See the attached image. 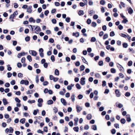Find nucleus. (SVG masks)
Instances as JSON below:
<instances>
[{"instance_id": "obj_1", "label": "nucleus", "mask_w": 135, "mask_h": 135, "mask_svg": "<svg viewBox=\"0 0 135 135\" xmlns=\"http://www.w3.org/2000/svg\"><path fill=\"white\" fill-rule=\"evenodd\" d=\"M35 32L37 33H38L39 32L41 31L40 27L38 26H36V27L35 28Z\"/></svg>"}, {"instance_id": "obj_2", "label": "nucleus", "mask_w": 135, "mask_h": 135, "mask_svg": "<svg viewBox=\"0 0 135 135\" xmlns=\"http://www.w3.org/2000/svg\"><path fill=\"white\" fill-rule=\"evenodd\" d=\"M30 53L33 56H36L37 54V52L34 50H30L29 51Z\"/></svg>"}, {"instance_id": "obj_3", "label": "nucleus", "mask_w": 135, "mask_h": 135, "mask_svg": "<svg viewBox=\"0 0 135 135\" xmlns=\"http://www.w3.org/2000/svg\"><path fill=\"white\" fill-rule=\"evenodd\" d=\"M85 78L84 77H82L81 79L80 83L81 85H83L85 84Z\"/></svg>"}, {"instance_id": "obj_4", "label": "nucleus", "mask_w": 135, "mask_h": 135, "mask_svg": "<svg viewBox=\"0 0 135 135\" xmlns=\"http://www.w3.org/2000/svg\"><path fill=\"white\" fill-rule=\"evenodd\" d=\"M115 92L116 94V96L117 97H119L120 95V92L118 89H116L115 90Z\"/></svg>"}, {"instance_id": "obj_5", "label": "nucleus", "mask_w": 135, "mask_h": 135, "mask_svg": "<svg viewBox=\"0 0 135 135\" xmlns=\"http://www.w3.org/2000/svg\"><path fill=\"white\" fill-rule=\"evenodd\" d=\"M61 102L64 105H66L67 103L64 99L61 98Z\"/></svg>"}, {"instance_id": "obj_6", "label": "nucleus", "mask_w": 135, "mask_h": 135, "mask_svg": "<svg viewBox=\"0 0 135 135\" xmlns=\"http://www.w3.org/2000/svg\"><path fill=\"white\" fill-rule=\"evenodd\" d=\"M32 6H30L28 8H27V12L29 13H31L32 12V10L31 9Z\"/></svg>"}, {"instance_id": "obj_7", "label": "nucleus", "mask_w": 135, "mask_h": 135, "mask_svg": "<svg viewBox=\"0 0 135 135\" xmlns=\"http://www.w3.org/2000/svg\"><path fill=\"white\" fill-rule=\"evenodd\" d=\"M72 35L73 36H75L76 37H78L79 36V33L78 32H77L75 33L73 32V33Z\"/></svg>"}, {"instance_id": "obj_8", "label": "nucleus", "mask_w": 135, "mask_h": 135, "mask_svg": "<svg viewBox=\"0 0 135 135\" xmlns=\"http://www.w3.org/2000/svg\"><path fill=\"white\" fill-rule=\"evenodd\" d=\"M76 108L77 110V111L78 113H79L82 110V108L79 106L77 105L76 107Z\"/></svg>"}, {"instance_id": "obj_9", "label": "nucleus", "mask_w": 135, "mask_h": 135, "mask_svg": "<svg viewBox=\"0 0 135 135\" xmlns=\"http://www.w3.org/2000/svg\"><path fill=\"white\" fill-rule=\"evenodd\" d=\"M25 55V53L24 52L21 53H19L17 57L18 58H20L21 56H24Z\"/></svg>"}, {"instance_id": "obj_10", "label": "nucleus", "mask_w": 135, "mask_h": 135, "mask_svg": "<svg viewBox=\"0 0 135 135\" xmlns=\"http://www.w3.org/2000/svg\"><path fill=\"white\" fill-rule=\"evenodd\" d=\"M74 86V84H71L70 85H68L67 87V89L68 90H71L72 89V87Z\"/></svg>"}, {"instance_id": "obj_11", "label": "nucleus", "mask_w": 135, "mask_h": 135, "mask_svg": "<svg viewBox=\"0 0 135 135\" xmlns=\"http://www.w3.org/2000/svg\"><path fill=\"white\" fill-rule=\"evenodd\" d=\"M128 13L130 14H131L133 13V11L131 7H129L128 9Z\"/></svg>"}, {"instance_id": "obj_12", "label": "nucleus", "mask_w": 135, "mask_h": 135, "mask_svg": "<svg viewBox=\"0 0 135 135\" xmlns=\"http://www.w3.org/2000/svg\"><path fill=\"white\" fill-rule=\"evenodd\" d=\"M75 95L74 94H72L71 96V98L72 100V101L73 102L75 100Z\"/></svg>"}, {"instance_id": "obj_13", "label": "nucleus", "mask_w": 135, "mask_h": 135, "mask_svg": "<svg viewBox=\"0 0 135 135\" xmlns=\"http://www.w3.org/2000/svg\"><path fill=\"white\" fill-rule=\"evenodd\" d=\"M3 104L4 105H6L8 104V102L7 100L5 98H3Z\"/></svg>"}, {"instance_id": "obj_14", "label": "nucleus", "mask_w": 135, "mask_h": 135, "mask_svg": "<svg viewBox=\"0 0 135 135\" xmlns=\"http://www.w3.org/2000/svg\"><path fill=\"white\" fill-rule=\"evenodd\" d=\"M29 21L30 22H33V23H35V20L32 17H30L29 20Z\"/></svg>"}, {"instance_id": "obj_15", "label": "nucleus", "mask_w": 135, "mask_h": 135, "mask_svg": "<svg viewBox=\"0 0 135 135\" xmlns=\"http://www.w3.org/2000/svg\"><path fill=\"white\" fill-rule=\"evenodd\" d=\"M78 14L79 16H81L84 14V11L83 10H81L79 11Z\"/></svg>"}, {"instance_id": "obj_16", "label": "nucleus", "mask_w": 135, "mask_h": 135, "mask_svg": "<svg viewBox=\"0 0 135 135\" xmlns=\"http://www.w3.org/2000/svg\"><path fill=\"white\" fill-rule=\"evenodd\" d=\"M81 59L84 63L88 64V62L86 61L85 59L83 57H81Z\"/></svg>"}, {"instance_id": "obj_17", "label": "nucleus", "mask_w": 135, "mask_h": 135, "mask_svg": "<svg viewBox=\"0 0 135 135\" xmlns=\"http://www.w3.org/2000/svg\"><path fill=\"white\" fill-rule=\"evenodd\" d=\"M47 104L48 105L52 104L53 103V101L51 100H49L47 102Z\"/></svg>"}, {"instance_id": "obj_18", "label": "nucleus", "mask_w": 135, "mask_h": 135, "mask_svg": "<svg viewBox=\"0 0 135 135\" xmlns=\"http://www.w3.org/2000/svg\"><path fill=\"white\" fill-rule=\"evenodd\" d=\"M55 74L56 75H59V71L57 69H56L55 70Z\"/></svg>"}, {"instance_id": "obj_19", "label": "nucleus", "mask_w": 135, "mask_h": 135, "mask_svg": "<svg viewBox=\"0 0 135 135\" xmlns=\"http://www.w3.org/2000/svg\"><path fill=\"white\" fill-rule=\"evenodd\" d=\"M117 67L119 68V70L120 71L122 70V69H123V68L122 66L119 64H118Z\"/></svg>"}, {"instance_id": "obj_20", "label": "nucleus", "mask_w": 135, "mask_h": 135, "mask_svg": "<svg viewBox=\"0 0 135 135\" xmlns=\"http://www.w3.org/2000/svg\"><path fill=\"white\" fill-rule=\"evenodd\" d=\"M85 68L84 66L83 65H81L80 67V71H82L84 70Z\"/></svg>"}, {"instance_id": "obj_21", "label": "nucleus", "mask_w": 135, "mask_h": 135, "mask_svg": "<svg viewBox=\"0 0 135 135\" xmlns=\"http://www.w3.org/2000/svg\"><path fill=\"white\" fill-rule=\"evenodd\" d=\"M91 26L93 27H95L97 26V24L95 22H93L91 23Z\"/></svg>"}, {"instance_id": "obj_22", "label": "nucleus", "mask_w": 135, "mask_h": 135, "mask_svg": "<svg viewBox=\"0 0 135 135\" xmlns=\"http://www.w3.org/2000/svg\"><path fill=\"white\" fill-rule=\"evenodd\" d=\"M27 58L30 62L32 61L31 57L30 55H28L27 56Z\"/></svg>"}, {"instance_id": "obj_23", "label": "nucleus", "mask_w": 135, "mask_h": 135, "mask_svg": "<svg viewBox=\"0 0 135 135\" xmlns=\"http://www.w3.org/2000/svg\"><path fill=\"white\" fill-rule=\"evenodd\" d=\"M96 41V38L94 37H92L90 40V41L91 42H95Z\"/></svg>"}, {"instance_id": "obj_24", "label": "nucleus", "mask_w": 135, "mask_h": 135, "mask_svg": "<svg viewBox=\"0 0 135 135\" xmlns=\"http://www.w3.org/2000/svg\"><path fill=\"white\" fill-rule=\"evenodd\" d=\"M74 121H75L74 125L75 126H76L77 125V122L78 121V119H75Z\"/></svg>"}, {"instance_id": "obj_25", "label": "nucleus", "mask_w": 135, "mask_h": 135, "mask_svg": "<svg viewBox=\"0 0 135 135\" xmlns=\"http://www.w3.org/2000/svg\"><path fill=\"white\" fill-rule=\"evenodd\" d=\"M108 37V34L107 33H105L103 36V38L104 40L107 38Z\"/></svg>"}, {"instance_id": "obj_26", "label": "nucleus", "mask_w": 135, "mask_h": 135, "mask_svg": "<svg viewBox=\"0 0 135 135\" xmlns=\"http://www.w3.org/2000/svg\"><path fill=\"white\" fill-rule=\"evenodd\" d=\"M74 130L76 132H78L79 131V128L78 127H74L73 128Z\"/></svg>"}, {"instance_id": "obj_27", "label": "nucleus", "mask_w": 135, "mask_h": 135, "mask_svg": "<svg viewBox=\"0 0 135 135\" xmlns=\"http://www.w3.org/2000/svg\"><path fill=\"white\" fill-rule=\"evenodd\" d=\"M111 72L112 73H114L116 72V70L113 68H111L110 69Z\"/></svg>"}, {"instance_id": "obj_28", "label": "nucleus", "mask_w": 135, "mask_h": 135, "mask_svg": "<svg viewBox=\"0 0 135 135\" xmlns=\"http://www.w3.org/2000/svg\"><path fill=\"white\" fill-rule=\"evenodd\" d=\"M91 127L92 129L94 130H97V127L95 125H93Z\"/></svg>"}, {"instance_id": "obj_29", "label": "nucleus", "mask_w": 135, "mask_h": 135, "mask_svg": "<svg viewBox=\"0 0 135 135\" xmlns=\"http://www.w3.org/2000/svg\"><path fill=\"white\" fill-rule=\"evenodd\" d=\"M76 88L78 89H80L81 88V87L80 86V85L78 83H77L76 85Z\"/></svg>"}, {"instance_id": "obj_30", "label": "nucleus", "mask_w": 135, "mask_h": 135, "mask_svg": "<svg viewBox=\"0 0 135 135\" xmlns=\"http://www.w3.org/2000/svg\"><path fill=\"white\" fill-rule=\"evenodd\" d=\"M128 21L127 19L126 18H123V20L122 21V22L124 23H126Z\"/></svg>"}, {"instance_id": "obj_31", "label": "nucleus", "mask_w": 135, "mask_h": 135, "mask_svg": "<svg viewBox=\"0 0 135 135\" xmlns=\"http://www.w3.org/2000/svg\"><path fill=\"white\" fill-rule=\"evenodd\" d=\"M110 58L108 57H107L105 58V61L107 62H109L110 61Z\"/></svg>"}, {"instance_id": "obj_32", "label": "nucleus", "mask_w": 135, "mask_h": 135, "mask_svg": "<svg viewBox=\"0 0 135 135\" xmlns=\"http://www.w3.org/2000/svg\"><path fill=\"white\" fill-rule=\"evenodd\" d=\"M128 44L127 43H124L123 44V46L124 48H127L128 46Z\"/></svg>"}, {"instance_id": "obj_33", "label": "nucleus", "mask_w": 135, "mask_h": 135, "mask_svg": "<svg viewBox=\"0 0 135 135\" xmlns=\"http://www.w3.org/2000/svg\"><path fill=\"white\" fill-rule=\"evenodd\" d=\"M51 59L52 62H54L55 61V57L54 55H52L51 56Z\"/></svg>"}, {"instance_id": "obj_34", "label": "nucleus", "mask_w": 135, "mask_h": 135, "mask_svg": "<svg viewBox=\"0 0 135 135\" xmlns=\"http://www.w3.org/2000/svg\"><path fill=\"white\" fill-rule=\"evenodd\" d=\"M91 22V21L90 19L89 18L86 21V23H87L89 25L90 24Z\"/></svg>"}, {"instance_id": "obj_35", "label": "nucleus", "mask_w": 135, "mask_h": 135, "mask_svg": "<svg viewBox=\"0 0 135 135\" xmlns=\"http://www.w3.org/2000/svg\"><path fill=\"white\" fill-rule=\"evenodd\" d=\"M30 37L29 36H27L25 38V40L26 41H28L30 40Z\"/></svg>"}, {"instance_id": "obj_36", "label": "nucleus", "mask_w": 135, "mask_h": 135, "mask_svg": "<svg viewBox=\"0 0 135 135\" xmlns=\"http://www.w3.org/2000/svg\"><path fill=\"white\" fill-rule=\"evenodd\" d=\"M131 94L129 92H126L125 94V96L127 97H128Z\"/></svg>"}, {"instance_id": "obj_37", "label": "nucleus", "mask_w": 135, "mask_h": 135, "mask_svg": "<svg viewBox=\"0 0 135 135\" xmlns=\"http://www.w3.org/2000/svg\"><path fill=\"white\" fill-rule=\"evenodd\" d=\"M105 3V2L104 0H102L100 2V4L102 5H104Z\"/></svg>"}, {"instance_id": "obj_38", "label": "nucleus", "mask_w": 135, "mask_h": 135, "mask_svg": "<svg viewBox=\"0 0 135 135\" xmlns=\"http://www.w3.org/2000/svg\"><path fill=\"white\" fill-rule=\"evenodd\" d=\"M51 21L53 24H55L56 23V20L55 18L52 19L51 20Z\"/></svg>"}, {"instance_id": "obj_39", "label": "nucleus", "mask_w": 135, "mask_h": 135, "mask_svg": "<svg viewBox=\"0 0 135 135\" xmlns=\"http://www.w3.org/2000/svg\"><path fill=\"white\" fill-rule=\"evenodd\" d=\"M132 64V62L131 61H129L128 63V65L129 66H131Z\"/></svg>"}, {"instance_id": "obj_40", "label": "nucleus", "mask_w": 135, "mask_h": 135, "mask_svg": "<svg viewBox=\"0 0 135 135\" xmlns=\"http://www.w3.org/2000/svg\"><path fill=\"white\" fill-rule=\"evenodd\" d=\"M98 65L100 66L103 65V62L102 61H100L99 62Z\"/></svg>"}, {"instance_id": "obj_41", "label": "nucleus", "mask_w": 135, "mask_h": 135, "mask_svg": "<svg viewBox=\"0 0 135 135\" xmlns=\"http://www.w3.org/2000/svg\"><path fill=\"white\" fill-rule=\"evenodd\" d=\"M17 66L18 68H21L22 66L20 62H18L17 64Z\"/></svg>"}, {"instance_id": "obj_42", "label": "nucleus", "mask_w": 135, "mask_h": 135, "mask_svg": "<svg viewBox=\"0 0 135 135\" xmlns=\"http://www.w3.org/2000/svg\"><path fill=\"white\" fill-rule=\"evenodd\" d=\"M6 38L8 40H9L11 39V37L9 35L7 36L6 37Z\"/></svg>"}, {"instance_id": "obj_43", "label": "nucleus", "mask_w": 135, "mask_h": 135, "mask_svg": "<svg viewBox=\"0 0 135 135\" xmlns=\"http://www.w3.org/2000/svg\"><path fill=\"white\" fill-rule=\"evenodd\" d=\"M25 119H21L20 120V122L23 124L25 122Z\"/></svg>"}, {"instance_id": "obj_44", "label": "nucleus", "mask_w": 135, "mask_h": 135, "mask_svg": "<svg viewBox=\"0 0 135 135\" xmlns=\"http://www.w3.org/2000/svg\"><path fill=\"white\" fill-rule=\"evenodd\" d=\"M126 120L124 119H121L120 122L124 124L126 122Z\"/></svg>"}, {"instance_id": "obj_45", "label": "nucleus", "mask_w": 135, "mask_h": 135, "mask_svg": "<svg viewBox=\"0 0 135 135\" xmlns=\"http://www.w3.org/2000/svg\"><path fill=\"white\" fill-rule=\"evenodd\" d=\"M110 36H113L115 35V33L114 31H112L110 33Z\"/></svg>"}, {"instance_id": "obj_46", "label": "nucleus", "mask_w": 135, "mask_h": 135, "mask_svg": "<svg viewBox=\"0 0 135 135\" xmlns=\"http://www.w3.org/2000/svg\"><path fill=\"white\" fill-rule=\"evenodd\" d=\"M105 55L104 52L102 51L101 52L100 55L102 57H103Z\"/></svg>"}, {"instance_id": "obj_47", "label": "nucleus", "mask_w": 135, "mask_h": 135, "mask_svg": "<svg viewBox=\"0 0 135 135\" xmlns=\"http://www.w3.org/2000/svg\"><path fill=\"white\" fill-rule=\"evenodd\" d=\"M38 103H42L43 102V100L42 98H39L38 100Z\"/></svg>"}, {"instance_id": "obj_48", "label": "nucleus", "mask_w": 135, "mask_h": 135, "mask_svg": "<svg viewBox=\"0 0 135 135\" xmlns=\"http://www.w3.org/2000/svg\"><path fill=\"white\" fill-rule=\"evenodd\" d=\"M32 90H28L27 92L26 93L27 94H32Z\"/></svg>"}, {"instance_id": "obj_49", "label": "nucleus", "mask_w": 135, "mask_h": 135, "mask_svg": "<svg viewBox=\"0 0 135 135\" xmlns=\"http://www.w3.org/2000/svg\"><path fill=\"white\" fill-rule=\"evenodd\" d=\"M120 36L125 38H126L127 37V36L126 35L123 33H121Z\"/></svg>"}, {"instance_id": "obj_50", "label": "nucleus", "mask_w": 135, "mask_h": 135, "mask_svg": "<svg viewBox=\"0 0 135 135\" xmlns=\"http://www.w3.org/2000/svg\"><path fill=\"white\" fill-rule=\"evenodd\" d=\"M35 102V100H29L28 101V103H31V104H32L33 103H34Z\"/></svg>"}, {"instance_id": "obj_51", "label": "nucleus", "mask_w": 135, "mask_h": 135, "mask_svg": "<svg viewBox=\"0 0 135 135\" xmlns=\"http://www.w3.org/2000/svg\"><path fill=\"white\" fill-rule=\"evenodd\" d=\"M15 100L16 102H18L19 103H20L21 102L20 100H19L18 98H15Z\"/></svg>"}, {"instance_id": "obj_52", "label": "nucleus", "mask_w": 135, "mask_h": 135, "mask_svg": "<svg viewBox=\"0 0 135 135\" xmlns=\"http://www.w3.org/2000/svg\"><path fill=\"white\" fill-rule=\"evenodd\" d=\"M118 28L120 30H122L123 29V26L121 25H120L118 26Z\"/></svg>"}, {"instance_id": "obj_53", "label": "nucleus", "mask_w": 135, "mask_h": 135, "mask_svg": "<svg viewBox=\"0 0 135 135\" xmlns=\"http://www.w3.org/2000/svg\"><path fill=\"white\" fill-rule=\"evenodd\" d=\"M26 59L25 57H22L21 60V62L22 63H23L25 62Z\"/></svg>"}, {"instance_id": "obj_54", "label": "nucleus", "mask_w": 135, "mask_h": 135, "mask_svg": "<svg viewBox=\"0 0 135 135\" xmlns=\"http://www.w3.org/2000/svg\"><path fill=\"white\" fill-rule=\"evenodd\" d=\"M14 7L15 8H17L18 6V5L17 3H15L13 4Z\"/></svg>"}, {"instance_id": "obj_55", "label": "nucleus", "mask_w": 135, "mask_h": 135, "mask_svg": "<svg viewBox=\"0 0 135 135\" xmlns=\"http://www.w3.org/2000/svg\"><path fill=\"white\" fill-rule=\"evenodd\" d=\"M7 77L8 78L11 77L12 75V74L10 72H8L7 73Z\"/></svg>"}, {"instance_id": "obj_56", "label": "nucleus", "mask_w": 135, "mask_h": 135, "mask_svg": "<svg viewBox=\"0 0 135 135\" xmlns=\"http://www.w3.org/2000/svg\"><path fill=\"white\" fill-rule=\"evenodd\" d=\"M49 42L51 43H53L54 42V40L53 38H50L49 40Z\"/></svg>"}, {"instance_id": "obj_57", "label": "nucleus", "mask_w": 135, "mask_h": 135, "mask_svg": "<svg viewBox=\"0 0 135 135\" xmlns=\"http://www.w3.org/2000/svg\"><path fill=\"white\" fill-rule=\"evenodd\" d=\"M106 82L105 81H102V86L104 87L106 85Z\"/></svg>"}, {"instance_id": "obj_58", "label": "nucleus", "mask_w": 135, "mask_h": 135, "mask_svg": "<svg viewBox=\"0 0 135 135\" xmlns=\"http://www.w3.org/2000/svg\"><path fill=\"white\" fill-rule=\"evenodd\" d=\"M98 18V16L97 15H94L93 16V18L94 19L96 20Z\"/></svg>"}, {"instance_id": "obj_59", "label": "nucleus", "mask_w": 135, "mask_h": 135, "mask_svg": "<svg viewBox=\"0 0 135 135\" xmlns=\"http://www.w3.org/2000/svg\"><path fill=\"white\" fill-rule=\"evenodd\" d=\"M11 84L12 85H14L15 84V81L14 80H12L10 82Z\"/></svg>"}, {"instance_id": "obj_60", "label": "nucleus", "mask_w": 135, "mask_h": 135, "mask_svg": "<svg viewBox=\"0 0 135 135\" xmlns=\"http://www.w3.org/2000/svg\"><path fill=\"white\" fill-rule=\"evenodd\" d=\"M80 65V63L79 61H77L75 63V65L76 66H79Z\"/></svg>"}, {"instance_id": "obj_61", "label": "nucleus", "mask_w": 135, "mask_h": 135, "mask_svg": "<svg viewBox=\"0 0 135 135\" xmlns=\"http://www.w3.org/2000/svg\"><path fill=\"white\" fill-rule=\"evenodd\" d=\"M94 12H93V10H91V11H90L88 12L89 14L90 15V16H91L93 14V13Z\"/></svg>"}, {"instance_id": "obj_62", "label": "nucleus", "mask_w": 135, "mask_h": 135, "mask_svg": "<svg viewBox=\"0 0 135 135\" xmlns=\"http://www.w3.org/2000/svg\"><path fill=\"white\" fill-rule=\"evenodd\" d=\"M54 54L55 55H56L57 53V51L55 49H54L53 51Z\"/></svg>"}, {"instance_id": "obj_63", "label": "nucleus", "mask_w": 135, "mask_h": 135, "mask_svg": "<svg viewBox=\"0 0 135 135\" xmlns=\"http://www.w3.org/2000/svg\"><path fill=\"white\" fill-rule=\"evenodd\" d=\"M55 4L56 6H58L60 5V4L58 2H55Z\"/></svg>"}, {"instance_id": "obj_64", "label": "nucleus", "mask_w": 135, "mask_h": 135, "mask_svg": "<svg viewBox=\"0 0 135 135\" xmlns=\"http://www.w3.org/2000/svg\"><path fill=\"white\" fill-rule=\"evenodd\" d=\"M4 85L6 87H8L10 86V84L8 83H7L5 84Z\"/></svg>"}]
</instances>
